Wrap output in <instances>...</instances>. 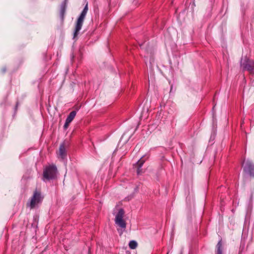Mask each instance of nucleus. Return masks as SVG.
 <instances>
[{
    "instance_id": "nucleus-1",
    "label": "nucleus",
    "mask_w": 254,
    "mask_h": 254,
    "mask_svg": "<svg viewBox=\"0 0 254 254\" xmlns=\"http://www.w3.org/2000/svg\"><path fill=\"white\" fill-rule=\"evenodd\" d=\"M88 11L87 4L85 5L79 17L78 18L76 23L75 28L74 31L73 38H75L78 34L79 31L81 30L83 21Z\"/></svg>"
},
{
    "instance_id": "nucleus-2",
    "label": "nucleus",
    "mask_w": 254,
    "mask_h": 254,
    "mask_svg": "<svg viewBox=\"0 0 254 254\" xmlns=\"http://www.w3.org/2000/svg\"><path fill=\"white\" fill-rule=\"evenodd\" d=\"M125 215L124 210L121 208L115 214V222L116 225L122 229H125L126 228V222L124 220Z\"/></svg>"
},
{
    "instance_id": "nucleus-3",
    "label": "nucleus",
    "mask_w": 254,
    "mask_h": 254,
    "mask_svg": "<svg viewBox=\"0 0 254 254\" xmlns=\"http://www.w3.org/2000/svg\"><path fill=\"white\" fill-rule=\"evenodd\" d=\"M57 175V168L55 166L47 167L43 172L44 180H50L54 179Z\"/></svg>"
},
{
    "instance_id": "nucleus-4",
    "label": "nucleus",
    "mask_w": 254,
    "mask_h": 254,
    "mask_svg": "<svg viewBox=\"0 0 254 254\" xmlns=\"http://www.w3.org/2000/svg\"><path fill=\"white\" fill-rule=\"evenodd\" d=\"M43 197L40 192L35 191L32 197L30 203V206L31 208L35 207L37 205L40 203L42 200Z\"/></svg>"
},
{
    "instance_id": "nucleus-5",
    "label": "nucleus",
    "mask_w": 254,
    "mask_h": 254,
    "mask_svg": "<svg viewBox=\"0 0 254 254\" xmlns=\"http://www.w3.org/2000/svg\"><path fill=\"white\" fill-rule=\"evenodd\" d=\"M244 170L246 173L250 176H254V165L249 161L244 162Z\"/></svg>"
},
{
    "instance_id": "nucleus-6",
    "label": "nucleus",
    "mask_w": 254,
    "mask_h": 254,
    "mask_svg": "<svg viewBox=\"0 0 254 254\" xmlns=\"http://www.w3.org/2000/svg\"><path fill=\"white\" fill-rule=\"evenodd\" d=\"M145 160L142 158H140L139 160L137 162L136 165H135V167L137 168V174H140L142 173V170L141 169V167L142 165L144 163Z\"/></svg>"
},
{
    "instance_id": "nucleus-7",
    "label": "nucleus",
    "mask_w": 254,
    "mask_h": 254,
    "mask_svg": "<svg viewBox=\"0 0 254 254\" xmlns=\"http://www.w3.org/2000/svg\"><path fill=\"white\" fill-rule=\"evenodd\" d=\"M251 73H254V61H250L248 64L244 66Z\"/></svg>"
},
{
    "instance_id": "nucleus-8",
    "label": "nucleus",
    "mask_w": 254,
    "mask_h": 254,
    "mask_svg": "<svg viewBox=\"0 0 254 254\" xmlns=\"http://www.w3.org/2000/svg\"><path fill=\"white\" fill-rule=\"evenodd\" d=\"M59 156L62 159L65 156V149L63 144L60 145Z\"/></svg>"
},
{
    "instance_id": "nucleus-9",
    "label": "nucleus",
    "mask_w": 254,
    "mask_h": 254,
    "mask_svg": "<svg viewBox=\"0 0 254 254\" xmlns=\"http://www.w3.org/2000/svg\"><path fill=\"white\" fill-rule=\"evenodd\" d=\"M76 115V112L75 111H72L70 112L69 115L67 117L66 121L68 122L71 123L72 121L74 118L75 116Z\"/></svg>"
},
{
    "instance_id": "nucleus-10",
    "label": "nucleus",
    "mask_w": 254,
    "mask_h": 254,
    "mask_svg": "<svg viewBox=\"0 0 254 254\" xmlns=\"http://www.w3.org/2000/svg\"><path fill=\"white\" fill-rule=\"evenodd\" d=\"M128 245L131 249H135L137 246V243L135 241L132 240L130 241Z\"/></svg>"
},
{
    "instance_id": "nucleus-11",
    "label": "nucleus",
    "mask_w": 254,
    "mask_h": 254,
    "mask_svg": "<svg viewBox=\"0 0 254 254\" xmlns=\"http://www.w3.org/2000/svg\"><path fill=\"white\" fill-rule=\"evenodd\" d=\"M216 254H222V243L220 241L217 245V253Z\"/></svg>"
},
{
    "instance_id": "nucleus-12",
    "label": "nucleus",
    "mask_w": 254,
    "mask_h": 254,
    "mask_svg": "<svg viewBox=\"0 0 254 254\" xmlns=\"http://www.w3.org/2000/svg\"><path fill=\"white\" fill-rule=\"evenodd\" d=\"M70 123L68 122L67 121H65V124H64V129H66V128L68 127V126H69V124H70Z\"/></svg>"
}]
</instances>
